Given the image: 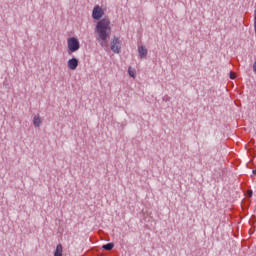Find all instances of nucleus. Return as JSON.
<instances>
[{
    "mask_svg": "<svg viewBox=\"0 0 256 256\" xmlns=\"http://www.w3.org/2000/svg\"><path fill=\"white\" fill-rule=\"evenodd\" d=\"M138 53H139V57L140 59H146L147 58V48H145V46H139L138 47Z\"/></svg>",
    "mask_w": 256,
    "mask_h": 256,
    "instance_id": "obj_6",
    "label": "nucleus"
},
{
    "mask_svg": "<svg viewBox=\"0 0 256 256\" xmlns=\"http://www.w3.org/2000/svg\"><path fill=\"white\" fill-rule=\"evenodd\" d=\"M162 101H164V103H169V101H171V97H169V95H165L163 96Z\"/></svg>",
    "mask_w": 256,
    "mask_h": 256,
    "instance_id": "obj_10",
    "label": "nucleus"
},
{
    "mask_svg": "<svg viewBox=\"0 0 256 256\" xmlns=\"http://www.w3.org/2000/svg\"><path fill=\"white\" fill-rule=\"evenodd\" d=\"M235 77H237L235 72H230V79H235Z\"/></svg>",
    "mask_w": 256,
    "mask_h": 256,
    "instance_id": "obj_12",
    "label": "nucleus"
},
{
    "mask_svg": "<svg viewBox=\"0 0 256 256\" xmlns=\"http://www.w3.org/2000/svg\"><path fill=\"white\" fill-rule=\"evenodd\" d=\"M54 256H63V245L58 244L54 252Z\"/></svg>",
    "mask_w": 256,
    "mask_h": 256,
    "instance_id": "obj_7",
    "label": "nucleus"
},
{
    "mask_svg": "<svg viewBox=\"0 0 256 256\" xmlns=\"http://www.w3.org/2000/svg\"><path fill=\"white\" fill-rule=\"evenodd\" d=\"M96 33H98V37L101 39V47H105V41L109 39V35H111V21L109 18H104L98 21L96 24Z\"/></svg>",
    "mask_w": 256,
    "mask_h": 256,
    "instance_id": "obj_1",
    "label": "nucleus"
},
{
    "mask_svg": "<svg viewBox=\"0 0 256 256\" xmlns=\"http://www.w3.org/2000/svg\"><path fill=\"white\" fill-rule=\"evenodd\" d=\"M252 173H253V175H255V177H256V169H254V170L252 171Z\"/></svg>",
    "mask_w": 256,
    "mask_h": 256,
    "instance_id": "obj_14",
    "label": "nucleus"
},
{
    "mask_svg": "<svg viewBox=\"0 0 256 256\" xmlns=\"http://www.w3.org/2000/svg\"><path fill=\"white\" fill-rule=\"evenodd\" d=\"M113 247H115V244L113 242H110V243L104 244L102 246V249H104L105 251H111Z\"/></svg>",
    "mask_w": 256,
    "mask_h": 256,
    "instance_id": "obj_9",
    "label": "nucleus"
},
{
    "mask_svg": "<svg viewBox=\"0 0 256 256\" xmlns=\"http://www.w3.org/2000/svg\"><path fill=\"white\" fill-rule=\"evenodd\" d=\"M68 67L71 69V71H75L77 67H79V59L73 57L68 60Z\"/></svg>",
    "mask_w": 256,
    "mask_h": 256,
    "instance_id": "obj_5",
    "label": "nucleus"
},
{
    "mask_svg": "<svg viewBox=\"0 0 256 256\" xmlns=\"http://www.w3.org/2000/svg\"><path fill=\"white\" fill-rule=\"evenodd\" d=\"M104 15H105V12L98 5L93 8L92 17L96 21H99V19H101V17H103Z\"/></svg>",
    "mask_w": 256,
    "mask_h": 256,
    "instance_id": "obj_4",
    "label": "nucleus"
},
{
    "mask_svg": "<svg viewBox=\"0 0 256 256\" xmlns=\"http://www.w3.org/2000/svg\"><path fill=\"white\" fill-rule=\"evenodd\" d=\"M33 125L34 127H41V117L39 115L34 116Z\"/></svg>",
    "mask_w": 256,
    "mask_h": 256,
    "instance_id": "obj_8",
    "label": "nucleus"
},
{
    "mask_svg": "<svg viewBox=\"0 0 256 256\" xmlns=\"http://www.w3.org/2000/svg\"><path fill=\"white\" fill-rule=\"evenodd\" d=\"M128 73L130 77H135V72L131 71V68H129Z\"/></svg>",
    "mask_w": 256,
    "mask_h": 256,
    "instance_id": "obj_11",
    "label": "nucleus"
},
{
    "mask_svg": "<svg viewBox=\"0 0 256 256\" xmlns=\"http://www.w3.org/2000/svg\"><path fill=\"white\" fill-rule=\"evenodd\" d=\"M67 45H68V55H73V53H77L78 49H81V44L79 43V40L75 37H71L67 39Z\"/></svg>",
    "mask_w": 256,
    "mask_h": 256,
    "instance_id": "obj_2",
    "label": "nucleus"
},
{
    "mask_svg": "<svg viewBox=\"0 0 256 256\" xmlns=\"http://www.w3.org/2000/svg\"><path fill=\"white\" fill-rule=\"evenodd\" d=\"M248 197H253V190H248Z\"/></svg>",
    "mask_w": 256,
    "mask_h": 256,
    "instance_id": "obj_13",
    "label": "nucleus"
},
{
    "mask_svg": "<svg viewBox=\"0 0 256 256\" xmlns=\"http://www.w3.org/2000/svg\"><path fill=\"white\" fill-rule=\"evenodd\" d=\"M110 49L113 53H121V40L118 37L112 39Z\"/></svg>",
    "mask_w": 256,
    "mask_h": 256,
    "instance_id": "obj_3",
    "label": "nucleus"
}]
</instances>
